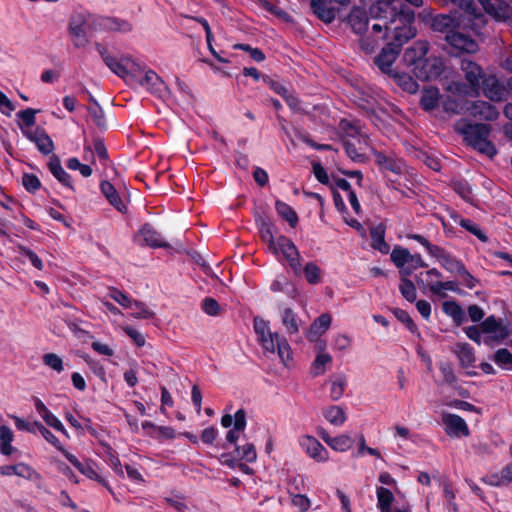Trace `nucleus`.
Returning a JSON list of instances; mask_svg holds the SVG:
<instances>
[{
    "instance_id": "1",
    "label": "nucleus",
    "mask_w": 512,
    "mask_h": 512,
    "mask_svg": "<svg viewBox=\"0 0 512 512\" xmlns=\"http://www.w3.org/2000/svg\"><path fill=\"white\" fill-rule=\"evenodd\" d=\"M97 50L110 71L130 86H141L159 97L166 95L164 81L153 70L142 66L129 55H112L107 48L100 45Z\"/></svg>"
},
{
    "instance_id": "2",
    "label": "nucleus",
    "mask_w": 512,
    "mask_h": 512,
    "mask_svg": "<svg viewBox=\"0 0 512 512\" xmlns=\"http://www.w3.org/2000/svg\"><path fill=\"white\" fill-rule=\"evenodd\" d=\"M375 7V3L370 7V15L374 21L369 27V18L364 9L360 7H354L348 17V22L356 34L361 35L360 46L361 48L371 53L373 52L388 36V31L398 23H403L400 20V15H391L389 13L375 12L372 9Z\"/></svg>"
},
{
    "instance_id": "3",
    "label": "nucleus",
    "mask_w": 512,
    "mask_h": 512,
    "mask_svg": "<svg viewBox=\"0 0 512 512\" xmlns=\"http://www.w3.org/2000/svg\"><path fill=\"white\" fill-rule=\"evenodd\" d=\"M253 329L257 337V342L263 349L265 355L270 356L277 353L285 367H291L293 365L292 349L288 341L277 332H272L268 320L260 316L254 317Z\"/></svg>"
},
{
    "instance_id": "4",
    "label": "nucleus",
    "mask_w": 512,
    "mask_h": 512,
    "mask_svg": "<svg viewBox=\"0 0 512 512\" xmlns=\"http://www.w3.org/2000/svg\"><path fill=\"white\" fill-rule=\"evenodd\" d=\"M455 129L460 133L464 140L472 146L489 157H493L496 154V148L493 143L489 140L490 126L487 124H469L463 120L458 121L455 125Z\"/></svg>"
},
{
    "instance_id": "5",
    "label": "nucleus",
    "mask_w": 512,
    "mask_h": 512,
    "mask_svg": "<svg viewBox=\"0 0 512 512\" xmlns=\"http://www.w3.org/2000/svg\"><path fill=\"white\" fill-rule=\"evenodd\" d=\"M376 9L380 14L381 12H385L391 15H400V20L404 23V27L401 28L404 31V34L401 35L397 32V27L395 28V38L397 42L401 43L413 38L416 35V30L411 26L414 20V15L411 11L405 10L403 8L402 0H376L375 7L372 9V11L375 12Z\"/></svg>"
},
{
    "instance_id": "6",
    "label": "nucleus",
    "mask_w": 512,
    "mask_h": 512,
    "mask_svg": "<svg viewBox=\"0 0 512 512\" xmlns=\"http://www.w3.org/2000/svg\"><path fill=\"white\" fill-rule=\"evenodd\" d=\"M482 333V342L487 346L494 347L503 343L511 334V330L503 320L489 316L482 322Z\"/></svg>"
},
{
    "instance_id": "7",
    "label": "nucleus",
    "mask_w": 512,
    "mask_h": 512,
    "mask_svg": "<svg viewBox=\"0 0 512 512\" xmlns=\"http://www.w3.org/2000/svg\"><path fill=\"white\" fill-rule=\"evenodd\" d=\"M275 248L269 251L276 257L282 256L292 269L298 275L301 272L300 253L295 244L285 236H278L275 242Z\"/></svg>"
},
{
    "instance_id": "8",
    "label": "nucleus",
    "mask_w": 512,
    "mask_h": 512,
    "mask_svg": "<svg viewBox=\"0 0 512 512\" xmlns=\"http://www.w3.org/2000/svg\"><path fill=\"white\" fill-rule=\"evenodd\" d=\"M396 27H397L398 33H400L401 35L404 34V31L401 29L404 27V23H398L397 25L393 26L392 29L389 31V32L393 33V41L391 43H389L387 47L383 48L380 55L377 56L375 59V63L379 67V69L382 72L387 73V74L392 73V65L398 55V50L392 46L399 47L405 43V41H403L401 43L397 42V40L395 38V35H396L395 28ZM407 41L408 40H406V42Z\"/></svg>"
},
{
    "instance_id": "9",
    "label": "nucleus",
    "mask_w": 512,
    "mask_h": 512,
    "mask_svg": "<svg viewBox=\"0 0 512 512\" xmlns=\"http://www.w3.org/2000/svg\"><path fill=\"white\" fill-rule=\"evenodd\" d=\"M257 458L255 447L252 443H244L243 445L236 446L233 453H223L219 457L222 465L230 468H237L239 462H254Z\"/></svg>"
},
{
    "instance_id": "10",
    "label": "nucleus",
    "mask_w": 512,
    "mask_h": 512,
    "mask_svg": "<svg viewBox=\"0 0 512 512\" xmlns=\"http://www.w3.org/2000/svg\"><path fill=\"white\" fill-rule=\"evenodd\" d=\"M349 2L350 0H311V8L323 22L331 23L340 7L347 6Z\"/></svg>"
},
{
    "instance_id": "11",
    "label": "nucleus",
    "mask_w": 512,
    "mask_h": 512,
    "mask_svg": "<svg viewBox=\"0 0 512 512\" xmlns=\"http://www.w3.org/2000/svg\"><path fill=\"white\" fill-rule=\"evenodd\" d=\"M422 283L430 290V292L434 295L445 296L447 291H455L456 285L453 281L443 282L441 280V273L433 268L425 273L421 274Z\"/></svg>"
},
{
    "instance_id": "12",
    "label": "nucleus",
    "mask_w": 512,
    "mask_h": 512,
    "mask_svg": "<svg viewBox=\"0 0 512 512\" xmlns=\"http://www.w3.org/2000/svg\"><path fill=\"white\" fill-rule=\"evenodd\" d=\"M299 445L308 457L318 463H325L330 459L329 451L313 436H301Z\"/></svg>"
},
{
    "instance_id": "13",
    "label": "nucleus",
    "mask_w": 512,
    "mask_h": 512,
    "mask_svg": "<svg viewBox=\"0 0 512 512\" xmlns=\"http://www.w3.org/2000/svg\"><path fill=\"white\" fill-rule=\"evenodd\" d=\"M479 2L489 15L512 27V8L505 0H479Z\"/></svg>"
},
{
    "instance_id": "14",
    "label": "nucleus",
    "mask_w": 512,
    "mask_h": 512,
    "mask_svg": "<svg viewBox=\"0 0 512 512\" xmlns=\"http://www.w3.org/2000/svg\"><path fill=\"white\" fill-rule=\"evenodd\" d=\"M428 52V43L425 41H417L411 47L407 48L403 54V62L412 73L418 65H421Z\"/></svg>"
},
{
    "instance_id": "15",
    "label": "nucleus",
    "mask_w": 512,
    "mask_h": 512,
    "mask_svg": "<svg viewBox=\"0 0 512 512\" xmlns=\"http://www.w3.org/2000/svg\"><path fill=\"white\" fill-rule=\"evenodd\" d=\"M443 69V61L440 58L428 57L416 67L413 74L420 80H433L441 75Z\"/></svg>"
},
{
    "instance_id": "16",
    "label": "nucleus",
    "mask_w": 512,
    "mask_h": 512,
    "mask_svg": "<svg viewBox=\"0 0 512 512\" xmlns=\"http://www.w3.org/2000/svg\"><path fill=\"white\" fill-rule=\"evenodd\" d=\"M442 423L446 433L451 437H467L470 434L469 427L465 420L452 413H443Z\"/></svg>"
},
{
    "instance_id": "17",
    "label": "nucleus",
    "mask_w": 512,
    "mask_h": 512,
    "mask_svg": "<svg viewBox=\"0 0 512 512\" xmlns=\"http://www.w3.org/2000/svg\"><path fill=\"white\" fill-rule=\"evenodd\" d=\"M319 436L335 452L345 453L354 445V439L348 433L331 436L327 431L322 429L319 432Z\"/></svg>"
},
{
    "instance_id": "18",
    "label": "nucleus",
    "mask_w": 512,
    "mask_h": 512,
    "mask_svg": "<svg viewBox=\"0 0 512 512\" xmlns=\"http://www.w3.org/2000/svg\"><path fill=\"white\" fill-rule=\"evenodd\" d=\"M447 42L459 52L474 53L478 50V44L470 35L460 31L451 30L446 35Z\"/></svg>"
},
{
    "instance_id": "19",
    "label": "nucleus",
    "mask_w": 512,
    "mask_h": 512,
    "mask_svg": "<svg viewBox=\"0 0 512 512\" xmlns=\"http://www.w3.org/2000/svg\"><path fill=\"white\" fill-rule=\"evenodd\" d=\"M21 132L27 139L36 144L41 153L50 154L53 151V141L43 129H24L21 126Z\"/></svg>"
},
{
    "instance_id": "20",
    "label": "nucleus",
    "mask_w": 512,
    "mask_h": 512,
    "mask_svg": "<svg viewBox=\"0 0 512 512\" xmlns=\"http://www.w3.org/2000/svg\"><path fill=\"white\" fill-rule=\"evenodd\" d=\"M34 405L36 412L39 414V416L42 418V420L46 423L47 426L60 432L66 438L70 437L68 431L66 430L62 422L59 420V418L55 416L40 399H35Z\"/></svg>"
},
{
    "instance_id": "21",
    "label": "nucleus",
    "mask_w": 512,
    "mask_h": 512,
    "mask_svg": "<svg viewBox=\"0 0 512 512\" xmlns=\"http://www.w3.org/2000/svg\"><path fill=\"white\" fill-rule=\"evenodd\" d=\"M329 386V397L333 401L340 400L348 386V377L344 372H335L327 380Z\"/></svg>"
},
{
    "instance_id": "22",
    "label": "nucleus",
    "mask_w": 512,
    "mask_h": 512,
    "mask_svg": "<svg viewBox=\"0 0 512 512\" xmlns=\"http://www.w3.org/2000/svg\"><path fill=\"white\" fill-rule=\"evenodd\" d=\"M332 360V356L326 351L325 343L320 342L317 346L316 357L311 364V374L313 376L323 375L326 372L327 367L331 365Z\"/></svg>"
},
{
    "instance_id": "23",
    "label": "nucleus",
    "mask_w": 512,
    "mask_h": 512,
    "mask_svg": "<svg viewBox=\"0 0 512 512\" xmlns=\"http://www.w3.org/2000/svg\"><path fill=\"white\" fill-rule=\"evenodd\" d=\"M65 457L82 474L105 485V481L98 473V467L95 463L92 461L80 462L74 455L69 452H65Z\"/></svg>"
},
{
    "instance_id": "24",
    "label": "nucleus",
    "mask_w": 512,
    "mask_h": 512,
    "mask_svg": "<svg viewBox=\"0 0 512 512\" xmlns=\"http://www.w3.org/2000/svg\"><path fill=\"white\" fill-rule=\"evenodd\" d=\"M376 507L380 512H401L402 509H394V491L384 486H376Z\"/></svg>"
},
{
    "instance_id": "25",
    "label": "nucleus",
    "mask_w": 512,
    "mask_h": 512,
    "mask_svg": "<svg viewBox=\"0 0 512 512\" xmlns=\"http://www.w3.org/2000/svg\"><path fill=\"white\" fill-rule=\"evenodd\" d=\"M332 317L329 313H323L317 317L306 332L309 341H317L330 328Z\"/></svg>"
},
{
    "instance_id": "26",
    "label": "nucleus",
    "mask_w": 512,
    "mask_h": 512,
    "mask_svg": "<svg viewBox=\"0 0 512 512\" xmlns=\"http://www.w3.org/2000/svg\"><path fill=\"white\" fill-rule=\"evenodd\" d=\"M2 476H18L26 480H32L38 476L37 472L29 465L20 462L14 465L0 466Z\"/></svg>"
},
{
    "instance_id": "27",
    "label": "nucleus",
    "mask_w": 512,
    "mask_h": 512,
    "mask_svg": "<svg viewBox=\"0 0 512 512\" xmlns=\"http://www.w3.org/2000/svg\"><path fill=\"white\" fill-rule=\"evenodd\" d=\"M409 255V250L400 246H396L390 254L391 260L399 269L401 277L411 275V268L407 267Z\"/></svg>"
},
{
    "instance_id": "28",
    "label": "nucleus",
    "mask_w": 512,
    "mask_h": 512,
    "mask_svg": "<svg viewBox=\"0 0 512 512\" xmlns=\"http://www.w3.org/2000/svg\"><path fill=\"white\" fill-rule=\"evenodd\" d=\"M343 141V146L345 148V151L347 155L353 160V161H363L364 160V149L368 146V139L367 138H358L356 141H352L351 139L347 138Z\"/></svg>"
},
{
    "instance_id": "29",
    "label": "nucleus",
    "mask_w": 512,
    "mask_h": 512,
    "mask_svg": "<svg viewBox=\"0 0 512 512\" xmlns=\"http://www.w3.org/2000/svg\"><path fill=\"white\" fill-rule=\"evenodd\" d=\"M325 420L335 427H341L347 421L345 409L339 405H330L322 409Z\"/></svg>"
},
{
    "instance_id": "30",
    "label": "nucleus",
    "mask_w": 512,
    "mask_h": 512,
    "mask_svg": "<svg viewBox=\"0 0 512 512\" xmlns=\"http://www.w3.org/2000/svg\"><path fill=\"white\" fill-rule=\"evenodd\" d=\"M467 110L472 116L485 120H493L498 116L497 109L484 101H475L470 107L467 108Z\"/></svg>"
},
{
    "instance_id": "31",
    "label": "nucleus",
    "mask_w": 512,
    "mask_h": 512,
    "mask_svg": "<svg viewBox=\"0 0 512 512\" xmlns=\"http://www.w3.org/2000/svg\"><path fill=\"white\" fill-rule=\"evenodd\" d=\"M246 428V413L243 409H239L234 414V426L227 432L226 441L233 444L240 435L244 433Z\"/></svg>"
},
{
    "instance_id": "32",
    "label": "nucleus",
    "mask_w": 512,
    "mask_h": 512,
    "mask_svg": "<svg viewBox=\"0 0 512 512\" xmlns=\"http://www.w3.org/2000/svg\"><path fill=\"white\" fill-rule=\"evenodd\" d=\"M461 68L465 74L466 80L471 86V90H475V88L480 84V80L482 79V70L480 66L472 61L463 60L461 63Z\"/></svg>"
},
{
    "instance_id": "33",
    "label": "nucleus",
    "mask_w": 512,
    "mask_h": 512,
    "mask_svg": "<svg viewBox=\"0 0 512 512\" xmlns=\"http://www.w3.org/2000/svg\"><path fill=\"white\" fill-rule=\"evenodd\" d=\"M453 352L458 357L460 364L463 368L467 369L473 367L475 363V354L473 348L467 343H457Z\"/></svg>"
},
{
    "instance_id": "34",
    "label": "nucleus",
    "mask_w": 512,
    "mask_h": 512,
    "mask_svg": "<svg viewBox=\"0 0 512 512\" xmlns=\"http://www.w3.org/2000/svg\"><path fill=\"white\" fill-rule=\"evenodd\" d=\"M482 91L484 95L492 101H501L505 95V89L494 77L483 80Z\"/></svg>"
},
{
    "instance_id": "35",
    "label": "nucleus",
    "mask_w": 512,
    "mask_h": 512,
    "mask_svg": "<svg viewBox=\"0 0 512 512\" xmlns=\"http://www.w3.org/2000/svg\"><path fill=\"white\" fill-rule=\"evenodd\" d=\"M100 188L101 192L112 206H114L120 212H124L126 210L124 201L121 199L118 192L110 182L103 181L100 185Z\"/></svg>"
},
{
    "instance_id": "36",
    "label": "nucleus",
    "mask_w": 512,
    "mask_h": 512,
    "mask_svg": "<svg viewBox=\"0 0 512 512\" xmlns=\"http://www.w3.org/2000/svg\"><path fill=\"white\" fill-rule=\"evenodd\" d=\"M281 322L289 335L297 334L301 320L291 308H285L281 312Z\"/></svg>"
},
{
    "instance_id": "37",
    "label": "nucleus",
    "mask_w": 512,
    "mask_h": 512,
    "mask_svg": "<svg viewBox=\"0 0 512 512\" xmlns=\"http://www.w3.org/2000/svg\"><path fill=\"white\" fill-rule=\"evenodd\" d=\"M139 237L151 247H163L165 242L161 235L150 225L146 224L139 230Z\"/></svg>"
},
{
    "instance_id": "38",
    "label": "nucleus",
    "mask_w": 512,
    "mask_h": 512,
    "mask_svg": "<svg viewBox=\"0 0 512 512\" xmlns=\"http://www.w3.org/2000/svg\"><path fill=\"white\" fill-rule=\"evenodd\" d=\"M14 433L12 429L6 425L0 426V453L5 456L12 455L16 448L13 447Z\"/></svg>"
},
{
    "instance_id": "39",
    "label": "nucleus",
    "mask_w": 512,
    "mask_h": 512,
    "mask_svg": "<svg viewBox=\"0 0 512 512\" xmlns=\"http://www.w3.org/2000/svg\"><path fill=\"white\" fill-rule=\"evenodd\" d=\"M49 170L52 175L64 186L68 188H72V181L70 175L63 169L60 164L59 159L56 156H53L49 161Z\"/></svg>"
},
{
    "instance_id": "40",
    "label": "nucleus",
    "mask_w": 512,
    "mask_h": 512,
    "mask_svg": "<svg viewBox=\"0 0 512 512\" xmlns=\"http://www.w3.org/2000/svg\"><path fill=\"white\" fill-rule=\"evenodd\" d=\"M340 129L343 133V140L349 138L354 142L358 138H367L358 122L342 120L340 122Z\"/></svg>"
},
{
    "instance_id": "41",
    "label": "nucleus",
    "mask_w": 512,
    "mask_h": 512,
    "mask_svg": "<svg viewBox=\"0 0 512 512\" xmlns=\"http://www.w3.org/2000/svg\"><path fill=\"white\" fill-rule=\"evenodd\" d=\"M69 31L73 40V43L76 47H82L86 44V35L84 30V25L81 20L76 21L72 19L69 24Z\"/></svg>"
},
{
    "instance_id": "42",
    "label": "nucleus",
    "mask_w": 512,
    "mask_h": 512,
    "mask_svg": "<svg viewBox=\"0 0 512 512\" xmlns=\"http://www.w3.org/2000/svg\"><path fill=\"white\" fill-rule=\"evenodd\" d=\"M375 162L382 170H388L394 173L402 172L403 164L401 161L389 158L382 153L375 154Z\"/></svg>"
},
{
    "instance_id": "43",
    "label": "nucleus",
    "mask_w": 512,
    "mask_h": 512,
    "mask_svg": "<svg viewBox=\"0 0 512 512\" xmlns=\"http://www.w3.org/2000/svg\"><path fill=\"white\" fill-rule=\"evenodd\" d=\"M443 312L451 317L457 325L465 321L464 310L454 301H445L442 305Z\"/></svg>"
},
{
    "instance_id": "44",
    "label": "nucleus",
    "mask_w": 512,
    "mask_h": 512,
    "mask_svg": "<svg viewBox=\"0 0 512 512\" xmlns=\"http://www.w3.org/2000/svg\"><path fill=\"white\" fill-rule=\"evenodd\" d=\"M306 281L311 285H317L322 281V270L314 262H308L303 268Z\"/></svg>"
},
{
    "instance_id": "45",
    "label": "nucleus",
    "mask_w": 512,
    "mask_h": 512,
    "mask_svg": "<svg viewBox=\"0 0 512 512\" xmlns=\"http://www.w3.org/2000/svg\"><path fill=\"white\" fill-rule=\"evenodd\" d=\"M275 206L277 213L294 228L298 223V216L294 209L282 201H277Z\"/></svg>"
},
{
    "instance_id": "46",
    "label": "nucleus",
    "mask_w": 512,
    "mask_h": 512,
    "mask_svg": "<svg viewBox=\"0 0 512 512\" xmlns=\"http://www.w3.org/2000/svg\"><path fill=\"white\" fill-rule=\"evenodd\" d=\"M439 100V91L437 88L428 87L423 91L421 105L425 110L434 109Z\"/></svg>"
},
{
    "instance_id": "47",
    "label": "nucleus",
    "mask_w": 512,
    "mask_h": 512,
    "mask_svg": "<svg viewBox=\"0 0 512 512\" xmlns=\"http://www.w3.org/2000/svg\"><path fill=\"white\" fill-rule=\"evenodd\" d=\"M36 431H38L41 436L51 445H53L58 451L62 452L65 456V452H67L62 446L59 439L41 422L36 421Z\"/></svg>"
},
{
    "instance_id": "48",
    "label": "nucleus",
    "mask_w": 512,
    "mask_h": 512,
    "mask_svg": "<svg viewBox=\"0 0 512 512\" xmlns=\"http://www.w3.org/2000/svg\"><path fill=\"white\" fill-rule=\"evenodd\" d=\"M393 77L397 84L402 87L404 91L415 93L418 90L417 82L408 74L394 73Z\"/></svg>"
},
{
    "instance_id": "49",
    "label": "nucleus",
    "mask_w": 512,
    "mask_h": 512,
    "mask_svg": "<svg viewBox=\"0 0 512 512\" xmlns=\"http://www.w3.org/2000/svg\"><path fill=\"white\" fill-rule=\"evenodd\" d=\"M38 113V110L27 108L25 110H21L17 113V117L20 119L19 128L21 129V126L24 129H32L34 124L36 123V114Z\"/></svg>"
},
{
    "instance_id": "50",
    "label": "nucleus",
    "mask_w": 512,
    "mask_h": 512,
    "mask_svg": "<svg viewBox=\"0 0 512 512\" xmlns=\"http://www.w3.org/2000/svg\"><path fill=\"white\" fill-rule=\"evenodd\" d=\"M127 309H130L131 316L137 319H149L152 318L154 313L151 309H149L144 303L132 300L131 306Z\"/></svg>"
},
{
    "instance_id": "51",
    "label": "nucleus",
    "mask_w": 512,
    "mask_h": 512,
    "mask_svg": "<svg viewBox=\"0 0 512 512\" xmlns=\"http://www.w3.org/2000/svg\"><path fill=\"white\" fill-rule=\"evenodd\" d=\"M372 247L377 249L382 254L389 252V246L384 239V231L381 229H374L371 232Z\"/></svg>"
},
{
    "instance_id": "52",
    "label": "nucleus",
    "mask_w": 512,
    "mask_h": 512,
    "mask_svg": "<svg viewBox=\"0 0 512 512\" xmlns=\"http://www.w3.org/2000/svg\"><path fill=\"white\" fill-rule=\"evenodd\" d=\"M259 232L262 240L266 243L268 250L275 248V238L272 231V225L269 222L263 221L259 227Z\"/></svg>"
},
{
    "instance_id": "53",
    "label": "nucleus",
    "mask_w": 512,
    "mask_h": 512,
    "mask_svg": "<svg viewBox=\"0 0 512 512\" xmlns=\"http://www.w3.org/2000/svg\"><path fill=\"white\" fill-rule=\"evenodd\" d=\"M494 362L503 369L512 368V353L505 348L498 349L493 357Z\"/></svg>"
},
{
    "instance_id": "54",
    "label": "nucleus",
    "mask_w": 512,
    "mask_h": 512,
    "mask_svg": "<svg viewBox=\"0 0 512 512\" xmlns=\"http://www.w3.org/2000/svg\"><path fill=\"white\" fill-rule=\"evenodd\" d=\"M399 289L406 300L410 302H414L416 300V287L413 284V282L408 279V277H401V284L399 286Z\"/></svg>"
},
{
    "instance_id": "55",
    "label": "nucleus",
    "mask_w": 512,
    "mask_h": 512,
    "mask_svg": "<svg viewBox=\"0 0 512 512\" xmlns=\"http://www.w3.org/2000/svg\"><path fill=\"white\" fill-rule=\"evenodd\" d=\"M43 363L48 366L50 369L54 370L57 373H61L64 371V363L60 356L55 353H47L43 355Z\"/></svg>"
},
{
    "instance_id": "56",
    "label": "nucleus",
    "mask_w": 512,
    "mask_h": 512,
    "mask_svg": "<svg viewBox=\"0 0 512 512\" xmlns=\"http://www.w3.org/2000/svg\"><path fill=\"white\" fill-rule=\"evenodd\" d=\"M149 436L160 441L171 440L176 437V432L170 426H158V428H155V433H149Z\"/></svg>"
},
{
    "instance_id": "57",
    "label": "nucleus",
    "mask_w": 512,
    "mask_h": 512,
    "mask_svg": "<svg viewBox=\"0 0 512 512\" xmlns=\"http://www.w3.org/2000/svg\"><path fill=\"white\" fill-rule=\"evenodd\" d=\"M352 344V338L347 334H337L333 338V348L336 351L345 352Z\"/></svg>"
},
{
    "instance_id": "58",
    "label": "nucleus",
    "mask_w": 512,
    "mask_h": 512,
    "mask_svg": "<svg viewBox=\"0 0 512 512\" xmlns=\"http://www.w3.org/2000/svg\"><path fill=\"white\" fill-rule=\"evenodd\" d=\"M291 503L299 512H307L311 507V500L305 494H293Z\"/></svg>"
},
{
    "instance_id": "59",
    "label": "nucleus",
    "mask_w": 512,
    "mask_h": 512,
    "mask_svg": "<svg viewBox=\"0 0 512 512\" xmlns=\"http://www.w3.org/2000/svg\"><path fill=\"white\" fill-rule=\"evenodd\" d=\"M108 296L124 308L131 306V299L127 294L113 288L109 290Z\"/></svg>"
},
{
    "instance_id": "60",
    "label": "nucleus",
    "mask_w": 512,
    "mask_h": 512,
    "mask_svg": "<svg viewBox=\"0 0 512 512\" xmlns=\"http://www.w3.org/2000/svg\"><path fill=\"white\" fill-rule=\"evenodd\" d=\"M378 481L381 484L380 486L399 492L397 480L390 473L386 471L380 472L378 475Z\"/></svg>"
},
{
    "instance_id": "61",
    "label": "nucleus",
    "mask_w": 512,
    "mask_h": 512,
    "mask_svg": "<svg viewBox=\"0 0 512 512\" xmlns=\"http://www.w3.org/2000/svg\"><path fill=\"white\" fill-rule=\"evenodd\" d=\"M202 309L210 316H217L221 312L220 305L213 298H205L202 302Z\"/></svg>"
},
{
    "instance_id": "62",
    "label": "nucleus",
    "mask_w": 512,
    "mask_h": 512,
    "mask_svg": "<svg viewBox=\"0 0 512 512\" xmlns=\"http://www.w3.org/2000/svg\"><path fill=\"white\" fill-rule=\"evenodd\" d=\"M19 252H20V254L22 256L27 257L30 260L31 264L35 268H37L38 270H42L43 269V262H42V260L32 250H30V249H28L26 247L20 246L19 247Z\"/></svg>"
},
{
    "instance_id": "63",
    "label": "nucleus",
    "mask_w": 512,
    "mask_h": 512,
    "mask_svg": "<svg viewBox=\"0 0 512 512\" xmlns=\"http://www.w3.org/2000/svg\"><path fill=\"white\" fill-rule=\"evenodd\" d=\"M22 184L26 188V190L30 192H35L40 188L41 185L38 177L33 174L23 175Z\"/></svg>"
},
{
    "instance_id": "64",
    "label": "nucleus",
    "mask_w": 512,
    "mask_h": 512,
    "mask_svg": "<svg viewBox=\"0 0 512 512\" xmlns=\"http://www.w3.org/2000/svg\"><path fill=\"white\" fill-rule=\"evenodd\" d=\"M467 337L477 344L483 343L482 323L479 326H469L464 329Z\"/></svg>"
}]
</instances>
